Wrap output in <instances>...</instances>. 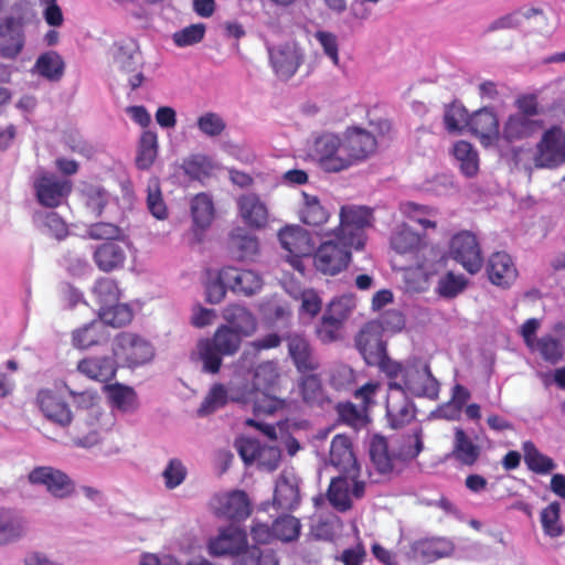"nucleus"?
I'll use <instances>...</instances> for the list:
<instances>
[{"label": "nucleus", "mask_w": 565, "mask_h": 565, "mask_svg": "<svg viewBox=\"0 0 565 565\" xmlns=\"http://www.w3.org/2000/svg\"><path fill=\"white\" fill-rule=\"evenodd\" d=\"M469 131L484 148H498L501 142V124L493 109L484 107L469 116Z\"/></svg>", "instance_id": "nucleus-21"}, {"label": "nucleus", "mask_w": 565, "mask_h": 565, "mask_svg": "<svg viewBox=\"0 0 565 565\" xmlns=\"http://www.w3.org/2000/svg\"><path fill=\"white\" fill-rule=\"evenodd\" d=\"M29 532L28 520L20 513L0 508V547L17 543Z\"/></svg>", "instance_id": "nucleus-34"}, {"label": "nucleus", "mask_w": 565, "mask_h": 565, "mask_svg": "<svg viewBox=\"0 0 565 565\" xmlns=\"http://www.w3.org/2000/svg\"><path fill=\"white\" fill-rule=\"evenodd\" d=\"M452 154L458 161L460 171L466 177H475L479 171V156L473 146L465 140L454 143Z\"/></svg>", "instance_id": "nucleus-48"}, {"label": "nucleus", "mask_w": 565, "mask_h": 565, "mask_svg": "<svg viewBox=\"0 0 565 565\" xmlns=\"http://www.w3.org/2000/svg\"><path fill=\"white\" fill-rule=\"evenodd\" d=\"M532 352H537L546 362L555 364L563 359V345L552 337L545 335L536 341Z\"/></svg>", "instance_id": "nucleus-60"}, {"label": "nucleus", "mask_w": 565, "mask_h": 565, "mask_svg": "<svg viewBox=\"0 0 565 565\" xmlns=\"http://www.w3.org/2000/svg\"><path fill=\"white\" fill-rule=\"evenodd\" d=\"M235 447L246 463H256L259 468L271 471L280 461V450L274 445H262L252 438H238Z\"/></svg>", "instance_id": "nucleus-20"}, {"label": "nucleus", "mask_w": 565, "mask_h": 565, "mask_svg": "<svg viewBox=\"0 0 565 565\" xmlns=\"http://www.w3.org/2000/svg\"><path fill=\"white\" fill-rule=\"evenodd\" d=\"M220 278L234 294L253 296L263 287L262 276L252 269L227 266L220 270Z\"/></svg>", "instance_id": "nucleus-27"}, {"label": "nucleus", "mask_w": 565, "mask_h": 565, "mask_svg": "<svg viewBox=\"0 0 565 565\" xmlns=\"http://www.w3.org/2000/svg\"><path fill=\"white\" fill-rule=\"evenodd\" d=\"M452 543L443 537L423 539L413 542L409 557L423 563L434 562L452 553Z\"/></svg>", "instance_id": "nucleus-35"}, {"label": "nucleus", "mask_w": 565, "mask_h": 565, "mask_svg": "<svg viewBox=\"0 0 565 565\" xmlns=\"http://www.w3.org/2000/svg\"><path fill=\"white\" fill-rule=\"evenodd\" d=\"M38 201L47 207L58 206L72 190L71 181L50 172H40L34 180Z\"/></svg>", "instance_id": "nucleus-23"}, {"label": "nucleus", "mask_w": 565, "mask_h": 565, "mask_svg": "<svg viewBox=\"0 0 565 565\" xmlns=\"http://www.w3.org/2000/svg\"><path fill=\"white\" fill-rule=\"evenodd\" d=\"M481 455V447L475 443L466 431L456 427L450 457L461 465L473 466Z\"/></svg>", "instance_id": "nucleus-39"}, {"label": "nucleus", "mask_w": 565, "mask_h": 565, "mask_svg": "<svg viewBox=\"0 0 565 565\" xmlns=\"http://www.w3.org/2000/svg\"><path fill=\"white\" fill-rule=\"evenodd\" d=\"M243 339L233 328L221 324L211 339L198 341L191 353V359L201 365L204 373L216 374L221 370L223 356L236 354Z\"/></svg>", "instance_id": "nucleus-4"}, {"label": "nucleus", "mask_w": 565, "mask_h": 565, "mask_svg": "<svg viewBox=\"0 0 565 565\" xmlns=\"http://www.w3.org/2000/svg\"><path fill=\"white\" fill-rule=\"evenodd\" d=\"M223 319L228 326L239 333L243 338L255 334L258 329L256 317L245 307L239 305H230L223 309Z\"/></svg>", "instance_id": "nucleus-37"}, {"label": "nucleus", "mask_w": 565, "mask_h": 565, "mask_svg": "<svg viewBox=\"0 0 565 565\" xmlns=\"http://www.w3.org/2000/svg\"><path fill=\"white\" fill-rule=\"evenodd\" d=\"M108 338L105 326L99 320L92 321L72 332V345L78 350H87L99 345Z\"/></svg>", "instance_id": "nucleus-43"}, {"label": "nucleus", "mask_w": 565, "mask_h": 565, "mask_svg": "<svg viewBox=\"0 0 565 565\" xmlns=\"http://www.w3.org/2000/svg\"><path fill=\"white\" fill-rule=\"evenodd\" d=\"M365 490V482L362 475H356L354 478L349 475L340 473L338 477L332 478L329 490L328 499L330 503L340 511H345L351 508L353 500L363 497Z\"/></svg>", "instance_id": "nucleus-18"}, {"label": "nucleus", "mask_w": 565, "mask_h": 565, "mask_svg": "<svg viewBox=\"0 0 565 565\" xmlns=\"http://www.w3.org/2000/svg\"><path fill=\"white\" fill-rule=\"evenodd\" d=\"M524 461L529 469L541 475H547L556 468L554 460L542 454L533 443L525 441L522 446Z\"/></svg>", "instance_id": "nucleus-51"}, {"label": "nucleus", "mask_w": 565, "mask_h": 565, "mask_svg": "<svg viewBox=\"0 0 565 565\" xmlns=\"http://www.w3.org/2000/svg\"><path fill=\"white\" fill-rule=\"evenodd\" d=\"M305 49L294 39L268 46L269 65L281 81L290 79L305 62Z\"/></svg>", "instance_id": "nucleus-11"}, {"label": "nucleus", "mask_w": 565, "mask_h": 565, "mask_svg": "<svg viewBox=\"0 0 565 565\" xmlns=\"http://www.w3.org/2000/svg\"><path fill=\"white\" fill-rule=\"evenodd\" d=\"M93 292L100 307L113 305L119 300L120 291L115 280L102 278L96 281Z\"/></svg>", "instance_id": "nucleus-62"}, {"label": "nucleus", "mask_w": 565, "mask_h": 565, "mask_svg": "<svg viewBox=\"0 0 565 565\" xmlns=\"http://www.w3.org/2000/svg\"><path fill=\"white\" fill-rule=\"evenodd\" d=\"M386 412L392 426L395 428L409 423L414 418V407L408 399V395L399 391L391 390L390 387Z\"/></svg>", "instance_id": "nucleus-40"}, {"label": "nucleus", "mask_w": 565, "mask_h": 565, "mask_svg": "<svg viewBox=\"0 0 565 565\" xmlns=\"http://www.w3.org/2000/svg\"><path fill=\"white\" fill-rule=\"evenodd\" d=\"M330 466L334 467L339 473L352 476L362 475L360 462L354 454L352 443L345 435L333 437L328 457Z\"/></svg>", "instance_id": "nucleus-25"}, {"label": "nucleus", "mask_w": 565, "mask_h": 565, "mask_svg": "<svg viewBox=\"0 0 565 565\" xmlns=\"http://www.w3.org/2000/svg\"><path fill=\"white\" fill-rule=\"evenodd\" d=\"M305 152L327 172L345 170L341 135L330 131L315 134L307 139Z\"/></svg>", "instance_id": "nucleus-8"}, {"label": "nucleus", "mask_w": 565, "mask_h": 565, "mask_svg": "<svg viewBox=\"0 0 565 565\" xmlns=\"http://www.w3.org/2000/svg\"><path fill=\"white\" fill-rule=\"evenodd\" d=\"M446 269L447 266L437 275L440 277L437 281L435 292L441 298L451 299L465 290L467 280L465 276Z\"/></svg>", "instance_id": "nucleus-49"}, {"label": "nucleus", "mask_w": 565, "mask_h": 565, "mask_svg": "<svg viewBox=\"0 0 565 565\" xmlns=\"http://www.w3.org/2000/svg\"><path fill=\"white\" fill-rule=\"evenodd\" d=\"M355 307V301L352 296H342L333 299L327 307L323 316L328 317L333 321H339L343 323V321L349 317L353 308Z\"/></svg>", "instance_id": "nucleus-63"}, {"label": "nucleus", "mask_w": 565, "mask_h": 565, "mask_svg": "<svg viewBox=\"0 0 565 565\" xmlns=\"http://www.w3.org/2000/svg\"><path fill=\"white\" fill-rule=\"evenodd\" d=\"M106 402L113 412L132 415L140 408V401L134 387L115 382L103 387Z\"/></svg>", "instance_id": "nucleus-29"}, {"label": "nucleus", "mask_w": 565, "mask_h": 565, "mask_svg": "<svg viewBox=\"0 0 565 565\" xmlns=\"http://www.w3.org/2000/svg\"><path fill=\"white\" fill-rule=\"evenodd\" d=\"M196 127L203 136L207 138H217L225 131L226 121L217 113L205 111L198 117Z\"/></svg>", "instance_id": "nucleus-58"}, {"label": "nucleus", "mask_w": 565, "mask_h": 565, "mask_svg": "<svg viewBox=\"0 0 565 565\" xmlns=\"http://www.w3.org/2000/svg\"><path fill=\"white\" fill-rule=\"evenodd\" d=\"M394 452L396 454V465L399 470L401 467L415 459L423 449V440L419 431L407 436L404 439L396 440L393 444Z\"/></svg>", "instance_id": "nucleus-50"}, {"label": "nucleus", "mask_w": 565, "mask_h": 565, "mask_svg": "<svg viewBox=\"0 0 565 565\" xmlns=\"http://www.w3.org/2000/svg\"><path fill=\"white\" fill-rule=\"evenodd\" d=\"M401 213L409 221L418 224L423 230H435L438 222V212L434 207L405 202L399 206Z\"/></svg>", "instance_id": "nucleus-46"}, {"label": "nucleus", "mask_w": 565, "mask_h": 565, "mask_svg": "<svg viewBox=\"0 0 565 565\" xmlns=\"http://www.w3.org/2000/svg\"><path fill=\"white\" fill-rule=\"evenodd\" d=\"M383 373L388 379V387L405 395L437 398L439 384L433 376L426 360L409 356L404 362H386Z\"/></svg>", "instance_id": "nucleus-3"}, {"label": "nucleus", "mask_w": 565, "mask_h": 565, "mask_svg": "<svg viewBox=\"0 0 565 565\" xmlns=\"http://www.w3.org/2000/svg\"><path fill=\"white\" fill-rule=\"evenodd\" d=\"M216 168L211 158L202 154L192 156L182 163L185 174L196 180L211 175Z\"/></svg>", "instance_id": "nucleus-56"}, {"label": "nucleus", "mask_w": 565, "mask_h": 565, "mask_svg": "<svg viewBox=\"0 0 565 565\" xmlns=\"http://www.w3.org/2000/svg\"><path fill=\"white\" fill-rule=\"evenodd\" d=\"M237 217L248 228L262 230L269 221L266 203L255 193H245L236 199Z\"/></svg>", "instance_id": "nucleus-26"}, {"label": "nucleus", "mask_w": 565, "mask_h": 565, "mask_svg": "<svg viewBox=\"0 0 565 565\" xmlns=\"http://www.w3.org/2000/svg\"><path fill=\"white\" fill-rule=\"evenodd\" d=\"M94 260L100 270L111 271L124 266L126 250L118 243L102 244L94 253Z\"/></svg>", "instance_id": "nucleus-45"}, {"label": "nucleus", "mask_w": 565, "mask_h": 565, "mask_svg": "<svg viewBox=\"0 0 565 565\" xmlns=\"http://www.w3.org/2000/svg\"><path fill=\"white\" fill-rule=\"evenodd\" d=\"M469 116L466 108L460 104H451L446 107L444 122L448 132H460L468 127Z\"/></svg>", "instance_id": "nucleus-61"}, {"label": "nucleus", "mask_w": 565, "mask_h": 565, "mask_svg": "<svg viewBox=\"0 0 565 565\" xmlns=\"http://www.w3.org/2000/svg\"><path fill=\"white\" fill-rule=\"evenodd\" d=\"M246 533L237 525L221 527L216 535L207 541V552L211 556H239L249 551Z\"/></svg>", "instance_id": "nucleus-14"}, {"label": "nucleus", "mask_w": 565, "mask_h": 565, "mask_svg": "<svg viewBox=\"0 0 565 565\" xmlns=\"http://www.w3.org/2000/svg\"><path fill=\"white\" fill-rule=\"evenodd\" d=\"M274 505L290 511L300 503L299 479L292 470H284L275 484Z\"/></svg>", "instance_id": "nucleus-32"}, {"label": "nucleus", "mask_w": 565, "mask_h": 565, "mask_svg": "<svg viewBox=\"0 0 565 565\" xmlns=\"http://www.w3.org/2000/svg\"><path fill=\"white\" fill-rule=\"evenodd\" d=\"M28 482L34 487H42L56 500H66L76 492L75 481L62 469L53 466H36L28 473Z\"/></svg>", "instance_id": "nucleus-10"}, {"label": "nucleus", "mask_w": 565, "mask_h": 565, "mask_svg": "<svg viewBox=\"0 0 565 565\" xmlns=\"http://www.w3.org/2000/svg\"><path fill=\"white\" fill-rule=\"evenodd\" d=\"M115 64L126 76L131 89H137L143 82L141 72V56L134 40H125L116 44L114 53Z\"/></svg>", "instance_id": "nucleus-22"}, {"label": "nucleus", "mask_w": 565, "mask_h": 565, "mask_svg": "<svg viewBox=\"0 0 565 565\" xmlns=\"http://www.w3.org/2000/svg\"><path fill=\"white\" fill-rule=\"evenodd\" d=\"M532 160L537 169H556L565 164V130L559 126L545 130L535 146Z\"/></svg>", "instance_id": "nucleus-12"}, {"label": "nucleus", "mask_w": 565, "mask_h": 565, "mask_svg": "<svg viewBox=\"0 0 565 565\" xmlns=\"http://www.w3.org/2000/svg\"><path fill=\"white\" fill-rule=\"evenodd\" d=\"M345 170L366 160L376 150L375 138L362 128H349L341 135Z\"/></svg>", "instance_id": "nucleus-15"}, {"label": "nucleus", "mask_w": 565, "mask_h": 565, "mask_svg": "<svg viewBox=\"0 0 565 565\" xmlns=\"http://www.w3.org/2000/svg\"><path fill=\"white\" fill-rule=\"evenodd\" d=\"M164 487L173 490L181 486L188 476V468L179 458H171L164 466L162 473Z\"/></svg>", "instance_id": "nucleus-59"}, {"label": "nucleus", "mask_w": 565, "mask_h": 565, "mask_svg": "<svg viewBox=\"0 0 565 565\" xmlns=\"http://www.w3.org/2000/svg\"><path fill=\"white\" fill-rule=\"evenodd\" d=\"M275 383L276 381L273 384L268 385L267 387L256 391L252 395L249 403H253L255 414L270 415L284 407L282 399H279L267 393V390L274 386Z\"/></svg>", "instance_id": "nucleus-57"}, {"label": "nucleus", "mask_w": 565, "mask_h": 565, "mask_svg": "<svg viewBox=\"0 0 565 565\" xmlns=\"http://www.w3.org/2000/svg\"><path fill=\"white\" fill-rule=\"evenodd\" d=\"M356 348L369 365H377L382 372L386 362L394 361L386 355L381 326L377 322H367L363 327L356 338Z\"/></svg>", "instance_id": "nucleus-17"}, {"label": "nucleus", "mask_w": 565, "mask_h": 565, "mask_svg": "<svg viewBox=\"0 0 565 565\" xmlns=\"http://www.w3.org/2000/svg\"><path fill=\"white\" fill-rule=\"evenodd\" d=\"M190 212L194 231H205L215 217L213 199L207 193H199L190 200Z\"/></svg>", "instance_id": "nucleus-42"}, {"label": "nucleus", "mask_w": 565, "mask_h": 565, "mask_svg": "<svg viewBox=\"0 0 565 565\" xmlns=\"http://www.w3.org/2000/svg\"><path fill=\"white\" fill-rule=\"evenodd\" d=\"M131 308L118 301L105 307H99V321L111 327H122L132 320Z\"/></svg>", "instance_id": "nucleus-52"}, {"label": "nucleus", "mask_w": 565, "mask_h": 565, "mask_svg": "<svg viewBox=\"0 0 565 565\" xmlns=\"http://www.w3.org/2000/svg\"><path fill=\"white\" fill-rule=\"evenodd\" d=\"M228 248L238 260H254L260 249L257 236L239 226L231 231Z\"/></svg>", "instance_id": "nucleus-36"}, {"label": "nucleus", "mask_w": 565, "mask_h": 565, "mask_svg": "<svg viewBox=\"0 0 565 565\" xmlns=\"http://www.w3.org/2000/svg\"><path fill=\"white\" fill-rule=\"evenodd\" d=\"M113 355L119 366L136 369L151 362L156 351L145 337L134 332H120L113 340Z\"/></svg>", "instance_id": "nucleus-9"}, {"label": "nucleus", "mask_w": 565, "mask_h": 565, "mask_svg": "<svg viewBox=\"0 0 565 565\" xmlns=\"http://www.w3.org/2000/svg\"><path fill=\"white\" fill-rule=\"evenodd\" d=\"M300 532V523L298 519L291 515H285L275 521L273 524L274 535L285 542L292 541L298 537Z\"/></svg>", "instance_id": "nucleus-64"}, {"label": "nucleus", "mask_w": 565, "mask_h": 565, "mask_svg": "<svg viewBox=\"0 0 565 565\" xmlns=\"http://www.w3.org/2000/svg\"><path fill=\"white\" fill-rule=\"evenodd\" d=\"M147 207L158 220H166L169 215L168 206L163 200L159 179L151 178L147 185Z\"/></svg>", "instance_id": "nucleus-55"}, {"label": "nucleus", "mask_w": 565, "mask_h": 565, "mask_svg": "<svg viewBox=\"0 0 565 565\" xmlns=\"http://www.w3.org/2000/svg\"><path fill=\"white\" fill-rule=\"evenodd\" d=\"M278 238L282 249L288 253L290 265L302 271L301 258L310 256L316 246L309 232L299 225H289L279 231Z\"/></svg>", "instance_id": "nucleus-13"}, {"label": "nucleus", "mask_w": 565, "mask_h": 565, "mask_svg": "<svg viewBox=\"0 0 565 565\" xmlns=\"http://www.w3.org/2000/svg\"><path fill=\"white\" fill-rule=\"evenodd\" d=\"M489 280L499 287L508 288L518 278V269L512 257L504 252L493 253L486 267Z\"/></svg>", "instance_id": "nucleus-33"}, {"label": "nucleus", "mask_w": 565, "mask_h": 565, "mask_svg": "<svg viewBox=\"0 0 565 565\" xmlns=\"http://www.w3.org/2000/svg\"><path fill=\"white\" fill-rule=\"evenodd\" d=\"M288 349L290 356L299 370H310L315 367L309 343L303 337L299 334L290 335L288 339Z\"/></svg>", "instance_id": "nucleus-54"}, {"label": "nucleus", "mask_w": 565, "mask_h": 565, "mask_svg": "<svg viewBox=\"0 0 565 565\" xmlns=\"http://www.w3.org/2000/svg\"><path fill=\"white\" fill-rule=\"evenodd\" d=\"M158 153V136L152 130H145L140 137L136 163L139 169H148Z\"/></svg>", "instance_id": "nucleus-53"}, {"label": "nucleus", "mask_w": 565, "mask_h": 565, "mask_svg": "<svg viewBox=\"0 0 565 565\" xmlns=\"http://www.w3.org/2000/svg\"><path fill=\"white\" fill-rule=\"evenodd\" d=\"M252 362V353L243 351L233 364L228 386L222 383L213 384L199 408V414H211L228 403L247 404L256 391L277 381L279 373L274 361H264L257 367H253Z\"/></svg>", "instance_id": "nucleus-1"}, {"label": "nucleus", "mask_w": 565, "mask_h": 565, "mask_svg": "<svg viewBox=\"0 0 565 565\" xmlns=\"http://www.w3.org/2000/svg\"><path fill=\"white\" fill-rule=\"evenodd\" d=\"M33 71L49 81L56 82L64 75L65 62L57 52L47 51L36 58Z\"/></svg>", "instance_id": "nucleus-47"}, {"label": "nucleus", "mask_w": 565, "mask_h": 565, "mask_svg": "<svg viewBox=\"0 0 565 565\" xmlns=\"http://www.w3.org/2000/svg\"><path fill=\"white\" fill-rule=\"evenodd\" d=\"M76 370L85 377L106 384L115 379L118 364L108 355H88L77 362Z\"/></svg>", "instance_id": "nucleus-30"}, {"label": "nucleus", "mask_w": 565, "mask_h": 565, "mask_svg": "<svg viewBox=\"0 0 565 565\" xmlns=\"http://www.w3.org/2000/svg\"><path fill=\"white\" fill-rule=\"evenodd\" d=\"M340 223L332 230V235L337 238L351 241L354 236H360L365 242L364 228L372 225V212L363 206L348 205L340 210Z\"/></svg>", "instance_id": "nucleus-19"}, {"label": "nucleus", "mask_w": 565, "mask_h": 565, "mask_svg": "<svg viewBox=\"0 0 565 565\" xmlns=\"http://www.w3.org/2000/svg\"><path fill=\"white\" fill-rule=\"evenodd\" d=\"M298 215L300 221L309 226H321L331 217V211L318 195L302 191Z\"/></svg>", "instance_id": "nucleus-38"}, {"label": "nucleus", "mask_w": 565, "mask_h": 565, "mask_svg": "<svg viewBox=\"0 0 565 565\" xmlns=\"http://www.w3.org/2000/svg\"><path fill=\"white\" fill-rule=\"evenodd\" d=\"M391 247L399 254L417 252L416 262L404 270V279L409 289L423 291L429 280L441 273L448 257L435 246H425L423 237L406 223L398 224L391 235Z\"/></svg>", "instance_id": "nucleus-2"}, {"label": "nucleus", "mask_w": 565, "mask_h": 565, "mask_svg": "<svg viewBox=\"0 0 565 565\" xmlns=\"http://www.w3.org/2000/svg\"><path fill=\"white\" fill-rule=\"evenodd\" d=\"M115 425L114 415L102 407H92L77 418L73 431L74 446L90 449L100 445Z\"/></svg>", "instance_id": "nucleus-6"}, {"label": "nucleus", "mask_w": 565, "mask_h": 565, "mask_svg": "<svg viewBox=\"0 0 565 565\" xmlns=\"http://www.w3.org/2000/svg\"><path fill=\"white\" fill-rule=\"evenodd\" d=\"M210 505L216 515L232 520L245 519L250 513L248 498L239 490L215 494Z\"/></svg>", "instance_id": "nucleus-28"}, {"label": "nucleus", "mask_w": 565, "mask_h": 565, "mask_svg": "<svg viewBox=\"0 0 565 565\" xmlns=\"http://www.w3.org/2000/svg\"><path fill=\"white\" fill-rule=\"evenodd\" d=\"M360 249L363 247L361 235L354 236L351 241L337 238L331 232L323 234V241L315 255L317 269L327 275H335L344 269L351 258L350 248Z\"/></svg>", "instance_id": "nucleus-7"}, {"label": "nucleus", "mask_w": 565, "mask_h": 565, "mask_svg": "<svg viewBox=\"0 0 565 565\" xmlns=\"http://www.w3.org/2000/svg\"><path fill=\"white\" fill-rule=\"evenodd\" d=\"M448 254L470 274L478 273L482 267V255L476 236L462 231L455 234L448 245Z\"/></svg>", "instance_id": "nucleus-16"}, {"label": "nucleus", "mask_w": 565, "mask_h": 565, "mask_svg": "<svg viewBox=\"0 0 565 565\" xmlns=\"http://www.w3.org/2000/svg\"><path fill=\"white\" fill-rule=\"evenodd\" d=\"M286 291L300 301L298 315L302 321H311L320 312L322 300L316 290L289 285L286 286Z\"/></svg>", "instance_id": "nucleus-44"}, {"label": "nucleus", "mask_w": 565, "mask_h": 565, "mask_svg": "<svg viewBox=\"0 0 565 565\" xmlns=\"http://www.w3.org/2000/svg\"><path fill=\"white\" fill-rule=\"evenodd\" d=\"M370 457L381 473L397 471L396 454L393 445L390 447L387 440L382 436H373L370 441Z\"/></svg>", "instance_id": "nucleus-41"}, {"label": "nucleus", "mask_w": 565, "mask_h": 565, "mask_svg": "<svg viewBox=\"0 0 565 565\" xmlns=\"http://www.w3.org/2000/svg\"><path fill=\"white\" fill-rule=\"evenodd\" d=\"M24 21L8 18L0 23V54L7 58L17 57L24 47Z\"/></svg>", "instance_id": "nucleus-31"}, {"label": "nucleus", "mask_w": 565, "mask_h": 565, "mask_svg": "<svg viewBox=\"0 0 565 565\" xmlns=\"http://www.w3.org/2000/svg\"><path fill=\"white\" fill-rule=\"evenodd\" d=\"M514 107L501 122V141L507 143L530 139L543 128V121L539 118V103L534 96L519 97Z\"/></svg>", "instance_id": "nucleus-5"}, {"label": "nucleus", "mask_w": 565, "mask_h": 565, "mask_svg": "<svg viewBox=\"0 0 565 565\" xmlns=\"http://www.w3.org/2000/svg\"><path fill=\"white\" fill-rule=\"evenodd\" d=\"M36 405L49 422L60 427H67L73 420L70 405L64 397L54 390H40L36 394Z\"/></svg>", "instance_id": "nucleus-24"}]
</instances>
